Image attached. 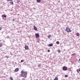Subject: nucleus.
Returning <instances> with one entry per match:
<instances>
[{"instance_id":"obj_13","label":"nucleus","mask_w":80,"mask_h":80,"mask_svg":"<svg viewBox=\"0 0 80 80\" xmlns=\"http://www.w3.org/2000/svg\"><path fill=\"white\" fill-rule=\"evenodd\" d=\"M54 80H58V78L56 77Z\"/></svg>"},{"instance_id":"obj_30","label":"nucleus","mask_w":80,"mask_h":80,"mask_svg":"<svg viewBox=\"0 0 80 80\" xmlns=\"http://www.w3.org/2000/svg\"><path fill=\"white\" fill-rule=\"evenodd\" d=\"M22 80H24V78H22Z\"/></svg>"},{"instance_id":"obj_27","label":"nucleus","mask_w":80,"mask_h":80,"mask_svg":"<svg viewBox=\"0 0 80 80\" xmlns=\"http://www.w3.org/2000/svg\"><path fill=\"white\" fill-rule=\"evenodd\" d=\"M12 20H13V21H15V19H13Z\"/></svg>"},{"instance_id":"obj_29","label":"nucleus","mask_w":80,"mask_h":80,"mask_svg":"<svg viewBox=\"0 0 80 80\" xmlns=\"http://www.w3.org/2000/svg\"><path fill=\"white\" fill-rule=\"evenodd\" d=\"M79 61H80V58L79 59Z\"/></svg>"},{"instance_id":"obj_11","label":"nucleus","mask_w":80,"mask_h":80,"mask_svg":"<svg viewBox=\"0 0 80 80\" xmlns=\"http://www.w3.org/2000/svg\"><path fill=\"white\" fill-rule=\"evenodd\" d=\"M42 65L41 64H39L38 65V67H40Z\"/></svg>"},{"instance_id":"obj_16","label":"nucleus","mask_w":80,"mask_h":80,"mask_svg":"<svg viewBox=\"0 0 80 80\" xmlns=\"http://www.w3.org/2000/svg\"><path fill=\"white\" fill-rule=\"evenodd\" d=\"M10 3H11V4H12V5L13 4V2H10Z\"/></svg>"},{"instance_id":"obj_10","label":"nucleus","mask_w":80,"mask_h":80,"mask_svg":"<svg viewBox=\"0 0 80 80\" xmlns=\"http://www.w3.org/2000/svg\"><path fill=\"white\" fill-rule=\"evenodd\" d=\"M37 2L38 3H40L41 2V0H37Z\"/></svg>"},{"instance_id":"obj_20","label":"nucleus","mask_w":80,"mask_h":80,"mask_svg":"<svg viewBox=\"0 0 80 80\" xmlns=\"http://www.w3.org/2000/svg\"><path fill=\"white\" fill-rule=\"evenodd\" d=\"M58 53H60V52H61L60 50H58Z\"/></svg>"},{"instance_id":"obj_8","label":"nucleus","mask_w":80,"mask_h":80,"mask_svg":"<svg viewBox=\"0 0 80 80\" xmlns=\"http://www.w3.org/2000/svg\"><path fill=\"white\" fill-rule=\"evenodd\" d=\"M53 45V44H50L48 45V46L49 47H52Z\"/></svg>"},{"instance_id":"obj_1","label":"nucleus","mask_w":80,"mask_h":80,"mask_svg":"<svg viewBox=\"0 0 80 80\" xmlns=\"http://www.w3.org/2000/svg\"><path fill=\"white\" fill-rule=\"evenodd\" d=\"M21 73V74L20 76L21 77H24V78H26L27 77V72L22 71Z\"/></svg>"},{"instance_id":"obj_22","label":"nucleus","mask_w":80,"mask_h":80,"mask_svg":"<svg viewBox=\"0 0 80 80\" xmlns=\"http://www.w3.org/2000/svg\"><path fill=\"white\" fill-rule=\"evenodd\" d=\"M65 77H68V76L67 75H65Z\"/></svg>"},{"instance_id":"obj_21","label":"nucleus","mask_w":80,"mask_h":80,"mask_svg":"<svg viewBox=\"0 0 80 80\" xmlns=\"http://www.w3.org/2000/svg\"><path fill=\"white\" fill-rule=\"evenodd\" d=\"M77 72L78 73H79V71H78V69H77Z\"/></svg>"},{"instance_id":"obj_26","label":"nucleus","mask_w":80,"mask_h":80,"mask_svg":"<svg viewBox=\"0 0 80 80\" xmlns=\"http://www.w3.org/2000/svg\"><path fill=\"white\" fill-rule=\"evenodd\" d=\"M2 28H1V27H0V30H2Z\"/></svg>"},{"instance_id":"obj_28","label":"nucleus","mask_w":80,"mask_h":80,"mask_svg":"<svg viewBox=\"0 0 80 80\" xmlns=\"http://www.w3.org/2000/svg\"><path fill=\"white\" fill-rule=\"evenodd\" d=\"M79 72H80V68L79 69Z\"/></svg>"},{"instance_id":"obj_25","label":"nucleus","mask_w":80,"mask_h":80,"mask_svg":"<svg viewBox=\"0 0 80 80\" xmlns=\"http://www.w3.org/2000/svg\"><path fill=\"white\" fill-rule=\"evenodd\" d=\"M12 0H7V1H12Z\"/></svg>"},{"instance_id":"obj_23","label":"nucleus","mask_w":80,"mask_h":80,"mask_svg":"<svg viewBox=\"0 0 80 80\" xmlns=\"http://www.w3.org/2000/svg\"><path fill=\"white\" fill-rule=\"evenodd\" d=\"M6 57L7 58H9L8 56H6Z\"/></svg>"},{"instance_id":"obj_14","label":"nucleus","mask_w":80,"mask_h":80,"mask_svg":"<svg viewBox=\"0 0 80 80\" xmlns=\"http://www.w3.org/2000/svg\"><path fill=\"white\" fill-rule=\"evenodd\" d=\"M2 45H3V44L1 43H0V48L2 47Z\"/></svg>"},{"instance_id":"obj_24","label":"nucleus","mask_w":80,"mask_h":80,"mask_svg":"<svg viewBox=\"0 0 80 80\" xmlns=\"http://www.w3.org/2000/svg\"><path fill=\"white\" fill-rule=\"evenodd\" d=\"M48 52H50V51L49 50H48Z\"/></svg>"},{"instance_id":"obj_19","label":"nucleus","mask_w":80,"mask_h":80,"mask_svg":"<svg viewBox=\"0 0 80 80\" xmlns=\"http://www.w3.org/2000/svg\"><path fill=\"white\" fill-rule=\"evenodd\" d=\"M24 62V60H22L21 61V63H22V62Z\"/></svg>"},{"instance_id":"obj_2","label":"nucleus","mask_w":80,"mask_h":80,"mask_svg":"<svg viewBox=\"0 0 80 80\" xmlns=\"http://www.w3.org/2000/svg\"><path fill=\"white\" fill-rule=\"evenodd\" d=\"M66 30L67 32H71V30L68 27L66 28Z\"/></svg>"},{"instance_id":"obj_15","label":"nucleus","mask_w":80,"mask_h":80,"mask_svg":"<svg viewBox=\"0 0 80 80\" xmlns=\"http://www.w3.org/2000/svg\"><path fill=\"white\" fill-rule=\"evenodd\" d=\"M9 78L10 80H13V78L12 77H10Z\"/></svg>"},{"instance_id":"obj_12","label":"nucleus","mask_w":80,"mask_h":80,"mask_svg":"<svg viewBox=\"0 0 80 80\" xmlns=\"http://www.w3.org/2000/svg\"><path fill=\"white\" fill-rule=\"evenodd\" d=\"M79 35H80L79 34V33H78V32L77 33V37H79Z\"/></svg>"},{"instance_id":"obj_17","label":"nucleus","mask_w":80,"mask_h":80,"mask_svg":"<svg viewBox=\"0 0 80 80\" xmlns=\"http://www.w3.org/2000/svg\"><path fill=\"white\" fill-rule=\"evenodd\" d=\"M51 37V36L50 35H49L48 36V38H50Z\"/></svg>"},{"instance_id":"obj_9","label":"nucleus","mask_w":80,"mask_h":80,"mask_svg":"<svg viewBox=\"0 0 80 80\" xmlns=\"http://www.w3.org/2000/svg\"><path fill=\"white\" fill-rule=\"evenodd\" d=\"M34 29L35 30H37V28L36 27L34 26Z\"/></svg>"},{"instance_id":"obj_3","label":"nucleus","mask_w":80,"mask_h":80,"mask_svg":"<svg viewBox=\"0 0 80 80\" xmlns=\"http://www.w3.org/2000/svg\"><path fill=\"white\" fill-rule=\"evenodd\" d=\"M62 69L64 71H66L67 70V68L66 66H64L62 68Z\"/></svg>"},{"instance_id":"obj_7","label":"nucleus","mask_w":80,"mask_h":80,"mask_svg":"<svg viewBox=\"0 0 80 80\" xmlns=\"http://www.w3.org/2000/svg\"><path fill=\"white\" fill-rule=\"evenodd\" d=\"M18 70H19L18 68H16L15 69V72H18Z\"/></svg>"},{"instance_id":"obj_6","label":"nucleus","mask_w":80,"mask_h":80,"mask_svg":"<svg viewBox=\"0 0 80 80\" xmlns=\"http://www.w3.org/2000/svg\"><path fill=\"white\" fill-rule=\"evenodd\" d=\"M2 18H7V16L5 15H2Z\"/></svg>"},{"instance_id":"obj_5","label":"nucleus","mask_w":80,"mask_h":80,"mask_svg":"<svg viewBox=\"0 0 80 80\" xmlns=\"http://www.w3.org/2000/svg\"><path fill=\"white\" fill-rule=\"evenodd\" d=\"M25 50H28V46H27V45H26L25 46Z\"/></svg>"},{"instance_id":"obj_4","label":"nucleus","mask_w":80,"mask_h":80,"mask_svg":"<svg viewBox=\"0 0 80 80\" xmlns=\"http://www.w3.org/2000/svg\"><path fill=\"white\" fill-rule=\"evenodd\" d=\"M39 34H38V33H36L35 34V37H36V38H38V37H39Z\"/></svg>"},{"instance_id":"obj_18","label":"nucleus","mask_w":80,"mask_h":80,"mask_svg":"<svg viewBox=\"0 0 80 80\" xmlns=\"http://www.w3.org/2000/svg\"><path fill=\"white\" fill-rule=\"evenodd\" d=\"M56 43H57V44L58 45V44H59V42H58V41H57V42H56Z\"/></svg>"}]
</instances>
